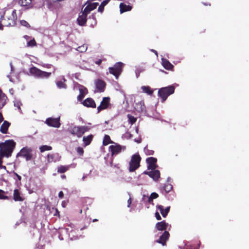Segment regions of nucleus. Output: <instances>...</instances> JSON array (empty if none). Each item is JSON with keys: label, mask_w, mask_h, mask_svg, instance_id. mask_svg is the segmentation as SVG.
<instances>
[{"label": "nucleus", "mask_w": 249, "mask_h": 249, "mask_svg": "<svg viewBox=\"0 0 249 249\" xmlns=\"http://www.w3.org/2000/svg\"><path fill=\"white\" fill-rule=\"evenodd\" d=\"M157 208L160 210L161 214L162 215V213H165V211L164 209V207L162 205H158L157 206Z\"/></svg>", "instance_id": "46"}, {"label": "nucleus", "mask_w": 249, "mask_h": 249, "mask_svg": "<svg viewBox=\"0 0 249 249\" xmlns=\"http://www.w3.org/2000/svg\"><path fill=\"white\" fill-rule=\"evenodd\" d=\"M3 193L4 192L1 190H0V198H2L3 197Z\"/></svg>", "instance_id": "55"}, {"label": "nucleus", "mask_w": 249, "mask_h": 249, "mask_svg": "<svg viewBox=\"0 0 249 249\" xmlns=\"http://www.w3.org/2000/svg\"><path fill=\"white\" fill-rule=\"evenodd\" d=\"M159 195L156 193H152L150 196H146L143 195V199H146L148 200V202H151L153 201L154 199H155L158 197Z\"/></svg>", "instance_id": "26"}, {"label": "nucleus", "mask_w": 249, "mask_h": 249, "mask_svg": "<svg viewBox=\"0 0 249 249\" xmlns=\"http://www.w3.org/2000/svg\"><path fill=\"white\" fill-rule=\"evenodd\" d=\"M45 123L49 126L59 128L61 125L60 117L55 118L53 117L48 118L46 120Z\"/></svg>", "instance_id": "9"}, {"label": "nucleus", "mask_w": 249, "mask_h": 249, "mask_svg": "<svg viewBox=\"0 0 249 249\" xmlns=\"http://www.w3.org/2000/svg\"><path fill=\"white\" fill-rule=\"evenodd\" d=\"M74 89H78L79 91V95L77 96V100L81 101L88 93V90L86 88L78 83H75L74 86Z\"/></svg>", "instance_id": "8"}, {"label": "nucleus", "mask_w": 249, "mask_h": 249, "mask_svg": "<svg viewBox=\"0 0 249 249\" xmlns=\"http://www.w3.org/2000/svg\"><path fill=\"white\" fill-rule=\"evenodd\" d=\"M157 161L156 158L154 157H149L146 159V162L148 164L147 168L148 170H154L157 168L156 163Z\"/></svg>", "instance_id": "15"}, {"label": "nucleus", "mask_w": 249, "mask_h": 249, "mask_svg": "<svg viewBox=\"0 0 249 249\" xmlns=\"http://www.w3.org/2000/svg\"><path fill=\"white\" fill-rule=\"evenodd\" d=\"M29 72L31 75L38 78H48L51 75V73L42 71L35 67L30 68Z\"/></svg>", "instance_id": "4"}, {"label": "nucleus", "mask_w": 249, "mask_h": 249, "mask_svg": "<svg viewBox=\"0 0 249 249\" xmlns=\"http://www.w3.org/2000/svg\"><path fill=\"white\" fill-rule=\"evenodd\" d=\"M62 80H63V81H56V86H57V87L59 89H62V88L63 89H66L67 88V86L64 83V82L66 81V80L64 78V76L62 77Z\"/></svg>", "instance_id": "29"}, {"label": "nucleus", "mask_w": 249, "mask_h": 249, "mask_svg": "<svg viewBox=\"0 0 249 249\" xmlns=\"http://www.w3.org/2000/svg\"><path fill=\"white\" fill-rule=\"evenodd\" d=\"M68 169V167L65 166H60L58 167L57 172L60 173H64Z\"/></svg>", "instance_id": "34"}, {"label": "nucleus", "mask_w": 249, "mask_h": 249, "mask_svg": "<svg viewBox=\"0 0 249 249\" xmlns=\"http://www.w3.org/2000/svg\"><path fill=\"white\" fill-rule=\"evenodd\" d=\"M10 68H11V71H14V68H13V66L12 64V63H10Z\"/></svg>", "instance_id": "58"}, {"label": "nucleus", "mask_w": 249, "mask_h": 249, "mask_svg": "<svg viewBox=\"0 0 249 249\" xmlns=\"http://www.w3.org/2000/svg\"><path fill=\"white\" fill-rule=\"evenodd\" d=\"M82 104L88 107H96V104L94 101L91 98H88L86 99L83 102Z\"/></svg>", "instance_id": "17"}, {"label": "nucleus", "mask_w": 249, "mask_h": 249, "mask_svg": "<svg viewBox=\"0 0 249 249\" xmlns=\"http://www.w3.org/2000/svg\"><path fill=\"white\" fill-rule=\"evenodd\" d=\"M82 135H83L86 132L88 131L90 128L88 126H80Z\"/></svg>", "instance_id": "37"}, {"label": "nucleus", "mask_w": 249, "mask_h": 249, "mask_svg": "<svg viewBox=\"0 0 249 249\" xmlns=\"http://www.w3.org/2000/svg\"><path fill=\"white\" fill-rule=\"evenodd\" d=\"M68 131L78 138H81L82 136L80 126H73L71 125L68 128Z\"/></svg>", "instance_id": "11"}, {"label": "nucleus", "mask_w": 249, "mask_h": 249, "mask_svg": "<svg viewBox=\"0 0 249 249\" xmlns=\"http://www.w3.org/2000/svg\"><path fill=\"white\" fill-rule=\"evenodd\" d=\"M14 105L15 107H17L18 108L19 111H21V109L20 108L21 103L19 100L18 99H15L14 101Z\"/></svg>", "instance_id": "35"}, {"label": "nucleus", "mask_w": 249, "mask_h": 249, "mask_svg": "<svg viewBox=\"0 0 249 249\" xmlns=\"http://www.w3.org/2000/svg\"><path fill=\"white\" fill-rule=\"evenodd\" d=\"M93 137V136L92 135L90 134L87 137L84 136L83 138V141L84 142L85 146H87L91 142L92 140Z\"/></svg>", "instance_id": "27"}, {"label": "nucleus", "mask_w": 249, "mask_h": 249, "mask_svg": "<svg viewBox=\"0 0 249 249\" xmlns=\"http://www.w3.org/2000/svg\"><path fill=\"white\" fill-rule=\"evenodd\" d=\"M3 118L2 117V115L1 113H0V124L3 121Z\"/></svg>", "instance_id": "56"}, {"label": "nucleus", "mask_w": 249, "mask_h": 249, "mask_svg": "<svg viewBox=\"0 0 249 249\" xmlns=\"http://www.w3.org/2000/svg\"><path fill=\"white\" fill-rule=\"evenodd\" d=\"M183 249H196L194 247L190 244H186L183 247Z\"/></svg>", "instance_id": "45"}, {"label": "nucleus", "mask_w": 249, "mask_h": 249, "mask_svg": "<svg viewBox=\"0 0 249 249\" xmlns=\"http://www.w3.org/2000/svg\"><path fill=\"white\" fill-rule=\"evenodd\" d=\"M7 97L3 96V98L0 100V108H1L6 104Z\"/></svg>", "instance_id": "41"}, {"label": "nucleus", "mask_w": 249, "mask_h": 249, "mask_svg": "<svg viewBox=\"0 0 249 249\" xmlns=\"http://www.w3.org/2000/svg\"><path fill=\"white\" fill-rule=\"evenodd\" d=\"M109 100L110 98L109 97L103 98L100 106L97 107L98 112L107 108L109 105Z\"/></svg>", "instance_id": "14"}, {"label": "nucleus", "mask_w": 249, "mask_h": 249, "mask_svg": "<svg viewBox=\"0 0 249 249\" xmlns=\"http://www.w3.org/2000/svg\"><path fill=\"white\" fill-rule=\"evenodd\" d=\"M14 174L17 176L18 179V180H20L21 179V176H20L19 175H18L17 173H14Z\"/></svg>", "instance_id": "54"}, {"label": "nucleus", "mask_w": 249, "mask_h": 249, "mask_svg": "<svg viewBox=\"0 0 249 249\" xmlns=\"http://www.w3.org/2000/svg\"><path fill=\"white\" fill-rule=\"evenodd\" d=\"M113 143H114V145H110L109 147V149L111 152L112 155L118 154L122 151L125 150L126 148L125 146H122L114 142Z\"/></svg>", "instance_id": "10"}, {"label": "nucleus", "mask_w": 249, "mask_h": 249, "mask_svg": "<svg viewBox=\"0 0 249 249\" xmlns=\"http://www.w3.org/2000/svg\"><path fill=\"white\" fill-rule=\"evenodd\" d=\"M11 17H12V19L11 20V22H8V23H6V25L8 26H14L16 24V21L17 19L16 10H13Z\"/></svg>", "instance_id": "24"}, {"label": "nucleus", "mask_w": 249, "mask_h": 249, "mask_svg": "<svg viewBox=\"0 0 249 249\" xmlns=\"http://www.w3.org/2000/svg\"><path fill=\"white\" fill-rule=\"evenodd\" d=\"M151 51L154 53H155V54L158 56V52L156 50L151 49Z\"/></svg>", "instance_id": "57"}, {"label": "nucleus", "mask_w": 249, "mask_h": 249, "mask_svg": "<svg viewBox=\"0 0 249 249\" xmlns=\"http://www.w3.org/2000/svg\"><path fill=\"white\" fill-rule=\"evenodd\" d=\"M87 13H85L84 10L82 11L77 19L78 24L80 26H84L87 22Z\"/></svg>", "instance_id": "13"}, {"label": "nucleus", "mask_w": 249, "mask_h": 249, "mask_svg": "<svg viewBox=\"0 0 249 249\" xmlns=\"http://www.w3.org/2000/svg\"><path fill=\"white\" fill-rule=\"evenodd\" d=\"M67 204V203H61V205L63 207H65V205Z\"/></svg>", "instance_id": "63"}, {"label": "nucleus", "mask_w": 249, "mask_h": 249, "mask_svg": "<svg viewBox=\"0 0 249 249\" xmlns=\"http://www.w3.org/2000/svg\"><path fill=\"white\" fill-rule=\"evenodd\" d=\"M171 180V178L170 177H168L167 179V182H170Z\"/></svg>", "instance_id": "62"}, {"label": "nucleus", "mask_w": 249, "mask_h": 249, "mask_svg": "<svg viewBox=\"0 0 249 249\" xmlns=\"http://www.w3.org/2000/svg\"><path fill=\"white\" fill-rule=\"evenodd\" d=\"M143 174L148 175L152 178L154 180L157 181L160 177V172L158 170H151V171H144Z\"/></svg>", "instance_id": "12"}, {"label": "nucleus", "mask_w": 249, "mask_h": 249, "mask_svg": "<svg viewBox=\"0 0 249 249\" xmlns=\"http://www.w3.org/2000/svg\"><path fill=\"white\" fill-rule=\"evenodd\" d=\"M24 38H25L27 40H28L30 37L28 36L25 35L24 36Z\"/></svg>", "instance_id": "59"}, {"label": "nucleus", "mask_w": 249, "mask_h": 249, "mask_svg": "<svg viewBox=\"0 0 249 249\" xmlns=\"http://www.w3.org/2000/svg\"><path fill=\"white\" fill-rule=\"evenodd\" d=\"M174 91L175 87L172 85L161 88L159 89L158 96L161 98L162 102H164Z\"/></svg>", "instance_id": "3"}, {"label": "nucleus", "mask_w": 249, "mask_h": 249, "mask_svg": "<svg viewBox=\"0 0 249 249\" xmlns=\"http://www.w3.org/2000/svg\"><path fill=\"white\" fill-rule=\"evenodd\" d=\"M171 226L169 225L168 223H166L165 220L161 222H157L155 225V228L158 231H164L160 238L156 241V242L161 244L162 246L166 245V241L168 240L170 234L168 231H166L168 229L169 230Z\"/></svg>", "instance_id": "1"}, {"label": "nucleus", "mask_w": 249, "mask_h": 249, "mask_svg": "<svg viewBox=\"0 0 249 249\" xmlns=\"http://www.w3.org/2000/svg\"><path fill=\"white\" fill-rule=\"evenodd\" d=\"M95 85L97 89L100 92L104 91L106 84L103 80L100 79L97 80L95 82Z\"/></svg>", "instance_id": "19"}, {"label": "nucleus", "mask_w": 249, "mask_h": 249, "mask_svg": "<svg viewBox=\"0 0 249 249\" xmlns=\"http://www.w3.org/2000/svg\"><path fill=\"white\" fill-rule=\"evenodd\" d=\"M136 108L139 112H145L146 108L143 101H141L136 104Z\"/></svg>", "instance_id": "25"}, {"label": "nucleus", "mask_w": 249, "mask_h": 249, "mask_svg": "<svg viewBox=\"0 0 249 249\" xmlns=\"http://www.w3.org/2000/svg\"><path fill=\"white\" fill-rule=\"evenodd\" d=\"M141 157L138 154H134L131 157L129 162V171L130 172L135 171L139 166Z\"/></svg>", "instance_id": "5"}, {"label": "nucleus", "mask_w": 249, "mask_h": 249, "mask_svg": "<svg viewBox=\"0 0 249 249\" xmlns=\"http://www.w3.org/2000/svg\"><path fill=\"white\" fill-rule=\"evenodd\" d=\"M155 217L158 220H160L161 219V217L160 213L157 212L155 213Z\"/></svg>", "instance_id": "50"}, {"label": "nucleus", "mask_w": 249, "mask_h": 249, "mask_svg": "<svg viewBox=\"0 0 249 249\" xmlns=\"http://www.w3.org/2000/svg\"><path fill=\"white\" fill-rule=\"evenodd\" d=\"M59 214V212L57 209H56V213L54 214V215H56V214Z\"/></svg>", "instance_id": "64"}, {"label": "nucleus", "mask_w": 249, "mask_h": 249, "mask_svg": "<svg viewBox=\"0 0 249 249\" xmlns=\"http://www.w3.org/2000/svg\"><path fill=\"white\" fill-rule=\"evenodd\" d=\"M39 149L41 152H44L45 151H49L52 149V147L51 146L44 145H42L39 147Z\"/></svg>", "instance_id": "33"}, {"label": "nucleus", "mask_w": 249, "mask_h": 249, "mask_svg": "<svg viewBox=\"0 0 249 249\" xmlns=\"http://www.w3.org/2000/svg\"><path fill=\"white\" fill-rule=\"evenodd\" d=\"M10 123L7 121H4L0 127V132L3 134H6Z\"/></svg>", "instance_id": "21"}, {"label": "nucleus", "mask_w": 249, "mask_h": 249, "mask_svg": "<svg viewBox=\"0 0 249 249\" xmlns=\"http://www.w3.org/2000/svg\"><path fill=\"white\" fill-rule=\"evenodd\" d=\"M109 0H104L100 5L98 7V11L99 12L102 13L104 9V7L109 2Z\"/></svg>", "instance_id": "31"}, {"label": "nucleus", "mask_w": 249, "mask_h": 249, "mask_svg": "<svg viewBox=\"0 0 249 249\" xmlns=\"http://www.w3.org/2000/svg\"><path fill=\"white\" fill-rule=\"evenodd\" d=\"M36 42L34 38L31 39L30 41L27 42V46L28 47H34L36 46Z\"/></svg>", "instance_id": "39"}, {"label": "nucleus", "mask_w": 249, "mask_h": 249, "mask_svg": "<svg viewBox=\"0 0 249 249\" xmlns=\"http://www.w3.org/2000/svg\"><path fill=\"white\" fill-rule=\"evenodd\" d=\"M143 92L147 93L148 95H152L153 91L149 86H143L141 87Z\"/></svg>", "instance_id": "30"}, {"label": "nucleus", "mask_w": 249, "mask_h": 249, "mask_svg": "<svg viewBox=\"0 0 249 249\" xmlns=\"http://www.w3.org/2000/svg\"><path fill=\"white\" fill-rule=\"evenodd\" d=\"M123 65V63L122 62H117L113 67L109 68V72L114 75L116 79H118L122 72Z\"/></svg>", "instance_id": "7"}, {"label": "nucleus", "mask_w": 249, "mask_h": 249, "mask_svg": "<svg viewBox=\"0 0 249 249\" xmlns=\"http://www.w3.org/2000/svg\"><path fill=\"white\" fill-rule=\"evenodd\" d=\"M14 199L16 201H22L24 199L19 191L18 189H15L13 194Z\"/></svg>", "instance_id": "20"}, {"label": "nucleus", "mask_w": 249, "mask_h": 249, "mask_svg": "<svg viewBox=\"0 0 249 249\" xmlns=\"http://www.w3.org/2000/svg\"><path fill=\"white\" fill-rule=\"evenodd\" d=\"M12 19V17H10V18H7V21H8V22H11V20Z\"/></svg>", "instance_id": "60"}, {"label": "nucleus", "mask_w": 249, "mask_h": 249, "mask_svg": "<svg viewBox=\"0 0 249 249\" xmlns=\"http://www.w3.org/2000/svg\"><path fill=\"white\" fill-rule=\"evenodd\" d=\"M110 143H113L110 139V137L107 135H105L103 141V144L104 145H107Z\"/></svg>", "instance_id": "32"}, {"label": "nucleus", "mask_w": 249, "mask_h": 249, "mask_svg": "<svg viewBox=\"0 0 249 249\" xmlns=\"http://www.w3.org/2000/svg\"><path fill=\"white\" fill-rule=\"evenodd\" d=\"M3 96L6 97V95L2 92V91L0 89V100L3 98Z\"/></svg>", "instance_id": "52"}, {"label": "nucleus", "mask_w": 249, "mask_h": 249, "mask_svg": "<svg viewBox=\"0 0 249 249\" xmlns=\"http://www.w3.org/2000/svg\"><path fill=\"white\" fill-rule=\"evenodd\" d=\"M61 156L58 153L48 154L47 156V161L48 162H56L60 160Z\"/></svg>", "instance_id": "16"}, {"label": "nucleus", "mask_w": 249, "mask_h": 249, "mask_svg": "<svg viewBox=\"0 0 249 249\" xmlns=\"http://www.w3.org/2000/svg\"><path fill=\"white\" fill-rule=\"evenodd\" d=\"M0 21L2 22L4 25L6 26H8V25H6V24L8 23V21H7V20H6L4 16H1L0 18Z\"/></svg>", "instance_id": "44"}, {"label": "nucleus", "mask_w": 249, "mask_h": 249, "mask_svg": "<svg viewBox=\"0 0 249 249\" xmlns=\"http://www.w3.org/2000/svg\"><path fill=\"white\" fill-rule=\"evenodd\" d=\"M28 0H21V5L22 6H27L28 5L30 4V3H29V1H27Z\"/></svg>", "instance_id": "49"}, {"label": "nucleus", "mask_w": 249, "mask_h": 249, "mask_svg": "<svg viewBox=\"0 0 249 249\" xmlns=\"http://www.w3.org/2000/svg\"><path fill=\"white\" fill-rule=\"evenodd\" d=\"M169 210H170V207H167V208H166L164 209L165 213L164 214L162 213V216L163 217H166V216L167 215L168 213L169 212Z\"/></svg>", "instance_id": "48"}, {"label": "nucleus", "mask_w": 249, "mask_h": 249, "mask_svg": "<svg viewBox=\"0 0 249 249\" xmlns=\"http://www.w3.org/2000/svg\"><path fill=\"white\" fill-rule=\"evenodd\" d=\"M162 65L163 67L167 70H171L173 68V65L167 59L162 58Z\"/></svg>", "instance_id": "23"}, {"label": "nucleus", "mask_w": 249, "mask_h": 249, "mask_svg": "<svg viewBox=\"0 0 249 249\" xmlns=\"http://www.w3.org/2000/svg\"><path fill=\"white\" fill-rule=\"evenodd\" d=\"M132 9V6L129 5H126L124 3H121L120 4V11L121 14L129 11Z\"/></svg>", "instance_id": "22"}, {"label": "nucleus", "mask_w": 249, "mask_h": 249, "mask_svg": "<svg viewBox=\"0 0 249 249\" xmlns=\"http://www.w3.org/2000/svg\"><path fill=\"white\" fill-rule=\"evenodd\" d=\"M143 71V70L141 69V68H138L136 69L135 70V74H136V77L137 78H138L140 76V73L142 72Z\"/></svg>", "instance_id": "42"}, {"label": "nucleus", "mask_w": 249, "mask_h": 249, "mask_svg": "<svg viewBox=\"0 0 249 249\" xmlns=\"http://www.w3.org/2000/svg\"><path fill=\"white\" fill-rule=\"evenodd\" d=\"M127 117H128V121H129V122L131 124H133L134 123H135L136 121V118L135 117H134V116L130 115V114H128L127 115Z\"/></svg>", "instance_id": "36"}, {"label": "nucleus", "mask_w": 249, "mask_h": 249, "mask_svg": "<svg viewBox=\"0 0 249 249\" xmlns=\"http://www.w3.org/2000/svg\"><path fill=\"white\" fill-rule=\"evenodd\" d=\"M89 19H92L94 21V24H96V19H95V17L94 15H92L91 16H89Z\"/></svg>", "instance_id": "51"}, {"label": "nucleus", "mask_w": 249, "mask_h": 249, "mask_svg": "<svg viewBox=\"0 0 249 249\" xmlns=\"http://www.w3.org/2000/svg\"><path fill=\"white\" fill-rule=\"evenodd\" d=\"M21 157L25 158L26 161H29L33 159L32 149L26 146L23 147L17 155V157Z\"/></svg>", "instance_id": "6"}, {"label": "nucleus", "mask_w": 249, "mask_h": 249, "mask_svg": "<svg viewBox=\"0 0 249 249\" xmlns=\"http://www.w3.org/2000/svg\"><path fill=\"white\" fill-rule=\"evenodd\" d=\"M98 5V2H91L89 3L84 9L85 13L89 14L90 11L95 9Z\"/></svg>", "instance_id": "18"}, {"label": "nucleus", "mask_w": 249, "mask_h": 249, "mask_svg": "<svg viewBox=\"0 0 249 249\" xmlns=\"http://www.w3.org/2000/svg\"><path fill=\"white\" fill-rule=\"evenodd\" d=\"M101 62H102L101 60H98L96 62V63L97 64L99 65L101 63Z\"/></svg>", "instance_id": "61"}, {"label": "nucleus", "mask_w": 249, "mask_h": 249, "mask_svg": "<svg viewBox=\"0 0 249 249\" xmlns=\"http://www.w3.org/2000/svg\"><path fill=\"white\" fill-rule=\"evenodd\" d=\"M144 151L145 153L147 155H153L154 153L153 150L149 149L147 146L144 147Z\"/></svg>", "instance_id": "38"}, {"label": "nucleus", "mask_w": 249, "mask_h": 249, "mask_svg": "<svg viewBox=\"0 0 249 249\" xmlns=\"http://www.w3.org/2000/svg\"><path fill=\"white\" fill-rule=\"evenodd\" d=\"M64 194L62 191H60L58 194V196L59 198H62L63 197Z\"/></svg>", "instance_id": "53"}, {"label": "nucleus", "mask_w": 249, "mask_h": 249, "mask_svg": "<svg viewBox=\"0 0 249 249\" xmlns=\"http://www.w3.org/2000/svg\"><path fill=\"white\" fill-rule=\"evenodd\" d=\"M77 152L80 155H82L84 153L83 149L82 147H78L77 148Z\"/></svg>", "instance_id": "47"}, {"label": "nucleus", "mask_w": 249, "mask_h": 249, "mask_svg": "<svg viewBox=\"0 0 249 249\" xmlns=\"http://www.w3.org/2000/svg\"><path fill=\"white\" fill-rule=\"evenodd\" d=\"M173 188V186L172 184L170 183H168L167 184H165L162 188L161 189L162 193L163 194L167 193L170 192Z\"/></svg>", "instance_id": "28"}, {"label": "nucleus", "mask_w": 249, "mask_h": 249, "mask_svg": "<svg viewBox=\"0 0 249 249\" xmlns=\"http://www.w3.org/2000/svg\"><path fill=\"white\" fill-rule=\"evenodd\" d=\"M87 49V47L86 45H83L82 46H79L77 48V50L78 52L83 53L85 52Z\"/></svg>", "instance_id": "40"}, {"label": "nucleus", "mask_w": 249, "mask_h": 249, "mask_svg": "<svg viewBox=\"0 0 249 249\" xmlns=\"http://www.w3.org/2000/svg\"><path fill=\"white\" fill-rule=\"evenodd\" d=\"M16 142L12 140L6 141L0 143V156L1 158L10 157L14 150Z\"/></svg>", "instance_id": "2"}, {"label": "nucleus", "mask_w": 249, "mask_h": 249, "mask_svg": "<svg viewBox=\"0 0 249 249\" xmlns=\"http://www.w3.org/2000/svg\"><path fill=\"white\" fill-rule=\"evenodd\" d=\"M20 24L22 26L29 28L30 27L29 24L25 20H22L20 21Z\"/></svg>", "instance_id": "43"}]
</instances>
